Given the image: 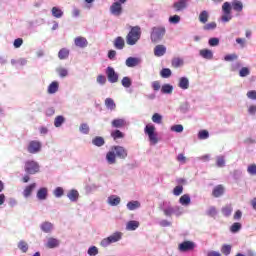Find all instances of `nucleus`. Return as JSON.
I'll return each mask as SVG.
<instances>
[{
	"instance_id": "423d86ee",
	"label": "nucleus",
	"mask_w": 256,
	"mask_h": 256,
	"mask_svg": "<svg viewBox=\"0 0 256 256\" xmlns=\"http://www.w3.org/2000/svg\"><path fill=\"white\" fill-rule=\"evenodd\" d=\"M121 239H123V233L114 232L107 238L102 239L100 245L101 247H109V245H112V243H118V241H121Z\"/></svg>"
},
{
	"instance_id": "393cba45",
	"label": "nucleus",
	"mask_w": 256,
	"mask_h": 256,
	"mask_svg": "<svg viewBox=\"0 0 256 256\" xmlns=\"http://www.w3.org/2000/svg\"><path fill=\"white\" fill-rule=\"evenodd\" d=\"M108 205H111V207H117L119 203H121V197L117 195H111L108 197Z\"/></svg>"
},
{
	"instance_id": "cd10ccee",
	"label": "nucleus",
	"mask_w": 256,
	"mask_h": 256,
	"mask_svg": "<svg viewBox=\"0 0 256 256\" xmlns=\"http://www.w3.org/2000/svg\"><path fill=\"white\" fill-rule=\"evenodd\" d=\"M139 229V221L137 220H130L126 224V231H137Z\"/></svg>"
},
{
	"instance_id": "6ab92c4d",
	"label": "nucleus",
	"mask_w": 256,
	"mask_h": 256,
	"mask_svg": "<svg viewBox=\"0 0 256 256\" xmlns=\"http://www.w3.org/2000/svg\"><path fill=\"white\" fill-rule=\"evenodd\" d=\"M35 187H37V183H32V184L26 186L22 192L23 197H25V199H29V197H31V194L33 193V190L35 189Z\"/></svg>"
},
{
	"instance_id": "2eb2a0df",
	"label": "nucleus",
	"mask_w": 256,
	"mask_h": 256,
	"mask_svg": "<svg viewBox=\"0 0 256 256\" xmlns=\"http://www.w3.org/2000/svg\"><path fill=\"white\" fill-rule=\"evenodd\" d=\"M36 197L38 201H46L47 197H49V190L46 187H41L37 191Z\"/></svg>"
},
{
	"instance_id": "338daca9",
	"label": "nucleus",
	"mask_w": 256,
	"mask_h": 256,
	"mask_svg": "<svg viewBox=\"0 0 256 256\" xmlns=\"http://www.w3.org/2000/svg\"><path fill=\"white\" fill-rule=\"evenodd\" d=\"M247 173H249V175H256V165L255 164L249 165L247 168Z\"/></svg>"
},
{
	"instance_id": "473e14b6",
	"label": "nucleus",
	"mask_w": 256,
	"mask_h": 256,
	"mask_svg": "<svg viewBox=\"0 0 256 256\" xmlns=\"http://www.w3.org/2000/svg\"><path fill=\"white\" fill-rule=\"evenodd\" d=\"M105 107L109 111H115L117 105L115 104V101L112 98H106L105 99Z\"/></svg>"
},
{
	"instance_id": "680f3d73",
	"label": "nucleus",
	"mask_w": 256,
	"mask_h": 256,
	"mask_svg": "<svg viewBox=\"0 0 256 256\" xmlns=\"http://www.w3.org/2000/svg\"><path fill=\"white\" fill-rule=\"evenodd\" d=\"M171 131H174V133H183V125L181 124H176L171 126Z\"/></svg>"
},
{
	"instance_id": "c03bdc74",
	"label": "nucleus",
	"mask_w": 256,
	"mask_h": 256,
	"mask_svg": "<svg viewBox=\"0 0 256 256\" xmlns=\"http://www.w3.org/2000/svg\"><path fill=\"white\" fill-rule=\"evenodd\" d=\"M65 123V117L63 115H59L54 119V127H61Z\"/></svg>"
},
{
	"instance_id": "a878e982",
	"label": "nucleus",
	"mask_w": 256,
	"mask_h": 256,
	"mask_svg": "<svg viewBox=\"0 0 256 256\" xmlns=\"http://www.w3.org/2000/svg\"><path fill=\"white\" fill-rule=\"evenodd\" d=\"M114 47H115V49H118L119 51H121L125 48V40L123 39V37L118 36L114 40Z\"/></svg>"
},
{
	"instance_id": "3c124183",
	"label": "nucleus",
	"mask_w": 256,
	"mask_h": 256,
	"mask_svg": "<svg viewBox=\"0 0 256 256\" xmlns=\"http://www.w3.org/2000/svg\"><path fill=\"white\" fill-rule=\"evenodd\" d=\"M214 29H217V23L210 22L203 26L204 31H214Z\"/></svg>"
},
{
	"instance_id": "7c9ffc66",
	"label": "nucleus",
	"mask_w": 256,
	"mask_h": 256,
	"mask_svg": "<svg viewBox=\"0 0 256 256\" xmlns=\"http://www.w3.org/2000/svg\"><path fill=\"white\" fill-rule=\"evenodd\" d=\"M51 13H52V16L55 17V19H61V17H63L64 15L63 10H61V8L57 6L52 7Z\"/></svg>"
},
{
	"instance_id": "09e8293b",
	"label": "nucleus",
	"mask_w": 256,
	"mask_h": 256,
	"mask_svg": "<svg viewBox=\"0 0 256 256\" xmlns=\"http://www.w3.org/2000/svg\"><path fill=\"white\" fill-rule=\"evenodd\" d=\"M206 215L212 218L217 217V208H215V206L209 207V209L206 211Z\"/></svg>"
},
{
	"instance_id": "bb28decb",
	"label": "nucleus",
	"mask_w": 256,
	"mask_h": 256,
	"mask_svg": "<svg viewBox=\"0 0 256 256\" xmlns=\"http://www.w3.org/2000/svg\"><path fill=\"white\" fill-rule=\"evenodd\" d=\"M173 8L176 12L183 11V9H187V2L185 0H179L173 4Z\"/></svg>"
},
{
	"instance_id": "bf43d9fd",
	"label": "nucleus",
	"mask_w": 256,
	"mask_h": 256,
	"mask_svg": "<svg viewBox=\"0 0 256 256\" xmlns=\"http://www.w3.org/2000/svg\"><path fill=\"white\" fill-rule=\"evenodd\" d=\"M65 193V191L63 190V188L61 187H57L55 188L54 192H53V195L59 199L61 197H63V194Z\"/></svg>"
},
{
	"instance_id": "69168bd1",
	"label": "nucleus",
	"mask_w": 256,
	"mask_h": 256,
	"mask_svg": "<svg viewBox=\"0 0 256 256\" xmlns=\"http://www.w3.org/2000/svg\"><path fill=\"white\" fill-rule=\"evenodd\" d=\"M236 59H239L237 54H228L224 57V61H235Z\"/></svg>"
},
{
	"instance_id": "13d9d810",
	"label": "nucleus",
	"mask_w": 256,
	"mask_h": 256,
	"mask_svg": "<svg viewBox=\"0 0 256 256\" xmlns=\"http://www.w3.org/2000/svg\"><path fill=\"white\" fill-rule=\"evenodd\" d=\"M181 22V16L179 15H173L169 17V23H172V25H177Z\"/></svg>"
},
{
	"instance_id": "6e6d98bb",
	"label": "nucleus",
	"mask_w": 256,
	"mask_h": 256,
	"mask_svg": "<svg viewBox=\"0 0 256 256\" xmlns=\"http://www.w3.org/2000/svg\"><path fill=\"white\" fill-rule=\"evenodd\" d=\"M230 231L231 233H239V231H241V223L235 222L234 224H232V226L230 227Z\"/></svg>"
},
{
	"instance_id": "603ef678",
	"label": "nucleus",
	"mask_w": 256,
	"mask_h": 256,
	"mask_svg": "<svg viewBox=\"0 0 256 256\" xmlns=\"http://www.w3.org/2000/svg\"><path fill=\"white\" fill-rule=\"evenodd\" d=\"M171 69L169 68H163L160 72L161 77H163V79H169V77L171 76Z\"/></svg>"
},
{
	"instance_id": "f257e3e1",
	"label": "nucleus",
	"mask_w": 256,
	"mask_h": 256,
	"mask_svg": "<svg viewBox=\"0 0 256 256\" xmlns=\"http://www.w3.org/2000/svg\"><path fill=\"white\" fill-rule=\"evenodd\" d=\"M129 152L125 147L121 145H114L110 148V150L106 153V163L108 165H116L117 159L125 160L127 159Z\"/></svg>"
},
{
	"instance_id": "e433bc0d",
	"label": "nucleus",
	"mask_w": 256,
	"mask_h": 256,
	"mask_svg": "<svg viewBox=\"0 0 256 256\" xmlns=\"http://www.w3.org/2000/svg\"><path fill=\"white\" fill-rule=\"evenodd\" d=\"M161 93H163L164 95H171V93H173V85L171 84L162 85Z\"/></svg>"
},
{
	"instance_id": "4be33fe9",
	"label": "nucleus",
	"mask_w": 256,
	"mask_h": 256,
	"mask_svg": "<svg viewBox=\"0 0 256 256\" xmlns=\"http://www.w3.org/2000/svg\"><path fill=\"white\" fill-rule=\"evenodd\" d=\"M230 6L231 9H233V11H236L237 13H241V11H243V2H241L240 0H233Z\"/></svg>"
},
{
	"instance_id": "9d476101",
	"label": "nucleus",
	"mask_w": 256,
	"mask_h": 256,
	"mask_svg": "<svg viewBox=\"0 0 256 256\" xmlns=\"http://www.w3.org/2000/svg\"><path fill=\"white\" fill-rule=\"evenodd\" d=\"M106 75L109 83H117V81H119V74H117V72H115V69L111 66L107 67Z\"/></svg>"
},
{
	"instance_id": "9b49d317",
	"label": "nucleus",
	"mask_w": 256,
	"mask_h": 256,
	"mask_svg": "<svg viewBox=\"0 0 256 256\" xmlns=\"http://www.w3.org/2000/svg\"><path fill=\"white\" fill-rule=\"evenodd\" d=\"M110 13L114 17H121L123 15V6L117 2H113L110 6Z\"/></svg>"
},
{
	"instance_id": "79ce46f5",
	"label": "nucleus",
	"mask_w": 256,
	"mask_h": 256,
	"mask_svg": "<svg viewBox=\"0 0 256 256\" xmlns=\"http://www.w3.org/2000/svg\"><path fill=\"white\" fill-rule=\"evenodd\" d=\"M121 84H122V87H124L125 89H129V87L133 85V82L131 81V78L129 76H125L122 78Z\"/></svg>"
},
{
	"instance_id": "864d4df0",
	"label": "nucleus",
	"mask_w": 256,
	"mask_h": 256,
	"mask_svg": "<svg viewBox=\"0 0 256 256\" xmlns=\"http://www.w3.org/2000/svg\"><path fill=\"white\" fill-rule=\"evenodd\" d=\"M87 254L89 256H97V255H99V248H97L96 246H91L88 249Z\"/></svg>"
},
{
	"instance_id": "c756f323",
	"label": "nucleus",
	"mask_w": 256,
	"mask_h": 256,
	"mask_svg": "<svg viewBox=\"0 0 256 256\" xmlns=\"http://www.w3.org/2000/svg\"><path fill=\"white\" fill-rule=\"evenodd\" d=\"M199 54H200V57H203V59H208V60L213 59V51L209 49H202L200 50Z\"/></svg>"
},
{
	"instance_id": "5701e85b",
	"label": "nucleus",
	"mask_w": 256,
	"mask_h": 256,
	"mask_svg": "<svg viewBox=\"0 0 256 256\" xmlns=\"http://www.w3.org/2000/svg\"><path fill=\"white\" fill-rule=\"evenodd\" d=\"M178 87L183 91H187V89H189V78L187 77L179 78Z\"/></svg>"
},
{
	"instance_id": "20e7f679",
	"label": "nucleus",
	"mask_w": 256,
	"mask_h": 256,
	"mask_svg": "<svg viewBox=\"0 0 256 256\" xmlns=\"http://www.w3.org/2000/svg\"><path fill=\"white\" fill-rule=\"evenodd\" d=\"M24 171L26 175H37V173H41V166L35 160H27L24 163Z\"/></svg>"
},
{
	"instance_id": "8fccbe9b",
	"label": "nucleus",
	"mask_w": 256,
	"mask_h": 256,
	"mask_svg": "<svg viewBox=\"0 0 256 256\" xmlns=\"http://www.w3.org/2000/svg\"><path fill=\"white\" fill-rule=\"evenodd\" d=\"M216 166L219 168L225 167V156L216 157Z\"/></svg>"
},
{
	"instance_id": "dca6fc26",
	"label": "nucleus",
	"mask_w": 256,
	"mask_h": 256,
	"mask_svg": "<svg viewBox=\"0 0 256 256\" xmlns=\"http://www.w3.org/2000/svg\"><path fill=\"white\" fill-rule=\"evenodd\" d=\"M125 65L129 68L137 67V65H141V58L128 57L125 61Z\"/></svg>"
},
{
	"instance_id": "6e6552de",
	"label": "nucleus",
	"mask_w": 256,
	"mask_h": 256,
	"mask_svg": "<svg viewBox=\"0 0 256 256\" xmlns=\"http://www.w3.org/2000/svg\"><path fill=\"white\" fill-rule=\"evenodd\" d=\"M197 245L193 241H184L179 244L178 249L181 251V253H187V251H193Z\"/></svg>"
},
{
	"instance_id": "ea45409f",
	"label": "nucleus",
	"mask_w": 256,
	"mask_h": 256,
	"mask_svg": "<svg viewBox=\"0 0 256 256\" xmlns=\"http://www.w3.org/2000/svg\"><path fill=\"white\" fill-rule=\"evenodd\" d=\"M111 137L114 139V141H117V139H123L125 137V134L121 132V130H114L111 132Z\"/></svg>"
},
{
	"instance_id": "f03ea898",
	"label": "nucleus",
	"mask_w": 256,
	"mask_h": 256,
	"mask_svg": "<svg viewBox=\"0 0 256 256\" xmlns=\"http://www.w3.org/2000/svg\"><path fill=\"white\" fill-rule=\"evenodd\" d=\"M141 39V27L133 26L126 36L127 45H137V41Z\"/></svg>"
},
{
	"instance_id": "c9c22d12",
	"label": "nucleus",
	"mask_w": 256,
	"mask_h": 256,
	"mask_svg": "<svg viewBox=\"0 0 256 256\" xmlns=\"http://www.w3.org/2000/svg\"><path fill=\"white\" fill-rule=\"evenodd\" d=\"M92 145H95V147H103V145H105V139L101 136H96L92 140Z\"/></svg>"
},
{
	"instance_id": "c85d7f7f",
	"label": "nucleus",
	"mask_w": 256,
	"mask_h": 256,
	"mask_svg": "<svg viewBox=\"0 0 256 256\" xmlns=\"http://www.w3.org/2000/svg\"><path fill=\"white\" fill-rule=\"evenodd\" d=\"M179 204L183 205V207L191 205V196L189 194L182 195L179 199Z\"/></svg>"
},
{
	"instance_id": "b1692460",
	"label": "nucleus",
	"mask_w": 256,
	"mask_h": 256,
	"mask_svg": "<svg viewBox=\"0 0 256 256\" xmlns=\"http://www.w3.org/2000/svg\"><path fill=\"white\" fill-rule=\"evenodd\" d=\"M57 91H59V82L53 81V82L50 83V85L48 86L47 93H48L49 95H55V93H57Z\"/></svg>"
},
{
	"instance_id": "aec40b11",
	"label": "nucleus",
	"mask_w": 256,
	"mask_h": 256,
	"mask_svg": "<svg viewBox=\"0 0 256 256\" xmlns=\"http://www.w3.org/2000/svg\"><path fill=\"white\" fill-rule=\"evenodd\" d=\"M126 207L128 211H137V209H141V202L137 200H132L126 204Z\"/></svg>"
},
{
	"instance_id": "5fc2aeb1",
	"label": "nucleus",
	"mask_w": 256,
	"mask_h": 256,
	"mask_svg": "<svg viewBox=\"0 0 256 256\" xmlns=\"http://www.w3.org/2000/svg\"><path fill=\"white\" fill-rule=\"evenodd\" d=\"M56 73H58L59 77L64 78L69 75V71L66 68H57Z\"/></svg>"
},
{
	"instance_id": "a18cd8bd",
	"label": "nucleus",
	"mask_w": 256,
	"mask_h": 256,
	"mask_svg": "<svg viewBox=\"0 0 256 256\" xmlns=\"http://www.w3.org/2000/svg\"><path fill=\"white\" fill-rule=\"evenodd\" d=\"M165 217H172L174 215V206H167L162 209Z\"/></svg>"
},
{
	"instance_id": "1a4fd4ad",
	"label": "nucleus",
	"mask_w": 256,
	"mask_h": 256,
	"mask_svg": "<svg viewBox=\"0 0 256 256\" xmlns=\"http://www.w3.org/2000/svg\"><path fill=\"white\" fill-rule=\"evenodd\" d=\"M28 153H31L32 155H35L41 151V142L37 140H32L29 142L27 146Z\"/></svg>"
},
{
	"instance_id": "e2e57ef3",
	"label": "nucleus",
	"mask_w": 256,
	"mask_h": 256,
	"mask_svg": "<svg viewBox=\"0 0 256 256\" xmlns=\"http://www.w3.org/2000/svg\"><path fill=\"white\" fill-rule=\"evenodd\" d=\"M182 193H183L182 185H178L173 189V195H175L176 197H179V195H181Z\"/></svg>"
},
{
	"instance_id": "37998d69",
	"label": "nucleus",
	"mask_w": 256,
	"mask_h": 256,
	"mask_svg": "<svg viewBox=\"0 0 256 256\" xmlns=\"http://www.w3.org/2000/svg\"><path fill=\"white\" fill-rule=\"evenodd\" d=\"M199 21L203 24L207 23V21H209V12L203 10L199 15Z\"/></svg>"
},
{
	"instance_id": "774afa93",
	"label": "nucleus",
	"mask_w": 256,
	"mask_h": 256,
	"mask_svg": "<svg viewBox=\"0 0 256 256\" xmlns=\"http://www.w3.org/2000/svg\"><path fill=\"white\" fill-rule=\"evenodd\" d=\"M246 96L248 97V99H252V101H256V90L248 91Z\"/></svg>"
},
{
	"instance_id": "72a5a7b5",
	"label": "nucleus",
	"mask_w": 256,
	"mask_h": 256,
	"mask_svg": "<svg viewBox=\"0 0 256 256\" xmlns=\"http://www.w3.org/2000/svg\"><path fill=\"white\" fill-rule=\"evenodd\" d=\"M223 193H225V188H223L222 185H218L216 187H214L212 194L213 197H221V195H223Z\"/></svg>"
},
{
	"instance_id": "4c0bfd02",
	"label": "nucleus",
	"mask_w": 256,
	"mask_h": 256,
	"mask_svg": "<svg viewBox=\"0 0 256 256\" xmlns=\"http://www.w3.org/2000/svg\"><path fill=\"white\" fill-rule=\"evenodd\" d=\"M171 63L172 67H174L175 69H179V67H183L185 62L183 61V58L176 57L172 59Z\"/></svg>"
},
{
	"instance_id": "4d7b16f0",
	"label": "nucleus",
	"mask_w": 256,
	"mask_h": 256,
	"mask_svg": "<svg viewBox=\"0 0 256 256\" xmlns=\"http://www.w3.org/2000/svg\"><path fill=\"white\" fill-rule=\"evenodd\" d=\"M248 75H251V70L248 67H242L239 71V76L248 77Z\"/></svg>"
},
{
	"instance_id": "0eeeda50",
	"label": "nucleus",
	"mask_w": 256,
	"mask_h": 256,
	"mask_svg": "<svg viewBox=\"0 0 256 256\" xmlns=\"http://www.w3.org/2000/svg\"><path fill=\"white\" fill-rule=\"evenodd\" d=\"M222 11L224 13V15L221 17L222 23H229V21L233 19V16L231 15V3L225 2L222 5Z\"/></svg>"
},
{
	"instance_id": "2f4dec72",
	"label": "nucleus",
	"mask_w": 256,
	"mask_h": 256,
	"mask_svg": "<svg viewBox=\"0 0 256 256\" xmlns=\"http://www.w3.org/2000/svg\"><path fill=\"white\" fill-rule=\"evenodd\" d=\"M221 211L224 217H231V213H233V206L231 204H227L222 207Z\"/></svg>"
},
{
	"instance_id": "f8f14e48",
	"label": "nucleus",
	"mask_w": 256,
	"mask_h": 256,
	"mask_svg": "<svg viewBox=\"0 0 256 256\" xmlns=\"http://www.w3.org/2000/svg\"><path fill=\"white\" fill-rule=\"evenodd\" d=\"M40 230L42 233H53L55 230V225L49 221H45L40 224Z\"/></svg>"
},
{
	"instance_id": "a211bd4d",
	"label": "nucleus",
	"mask_w": 256,
	"mask_h": 256,
	"mask_svg": "<svg viewBox=\"0 0 256 256\" xmlns=\"http://www.w3.org/2000/svg\"><path fill=\"white\" fill-rule=\"evenodd\" d=\"M167 53V47L165 45H156L154 47V55L155 57H163Z\"/></svg>"
},
{
	"instance_id": "a19ab883",
	"label": "nucleus",
	"mask_w": 256,
	"mask_h": 256,
	"mask_svg": "<svg viewBox=\"0 0 256 256\" xmlns=\"http://www.w3.org/2000/svg\"><path fill=\"white\" fill-rule=\"evenodd\" d=\"M79 131L82 133V135H89V131H91V128H89L88 123H82L79 126Z\"/></svg>"
},
{
	"instance_id": "412c9836",
	"label": "nucleus",
	"mask_w": 256,
	"mask_h": 256,
	"mask_svg": "<svg viewBox=\"0 0 256 256\" xmlns=\"http://www.w3.org/2000/svg\"><path fill=\"white\" fill-rule=\"evenodd\" d=\"M67 197L72 203H77L79 201V191L72 189L67 193Z\"/></svg>"
},
{
	"instance_id": "49530a36",
	"label": "nucleus",
	"mask_w": 256,
	"mask_h": 256,
	"mask_svg": "<svg viewBox=\"0 0 256 256\" xmlns=\"http://www.w3.org/2000/svg\"><path fill=\"white\" fill-rule=\"evenodd\" d=\"M152 121H153V123H156L157 125H161V123H163V116H161V114H159V113H155L152 116Z\"/></svg>"
},
{
	"instance_id": "58836bf2",
	"label": "nucleus",
	"mask_w": 256,
	"mask_h": 256,
	"mask_svg": "<svg viewBox=\"0 0 256 256\" xmlns=\"http://www.w3.org/2000/svg\"><path fill=\"white\" fill-rule=\"evenodd\" d=\"M18 249L21 250L22 253H27L29 251V244H27L25 240H20L18 242Z\"/></svg>"
},
{
	"instance_id": "052dcab7",
	"label": "nucleus",
	"mask_w": 256,
	"mask_h": 256,
	"mask_svg": "<svg viewBox=\"0 0 256 256\" xmlns=\"http://www.w3.org/2000/svg\"><path fill=\"white\" fill-rule=\"evenodd\" d=\"M198 139H201V140L209 139V131H207V130L199 131Z\"/></svg>"
},
{
	"instance_id": "f704fd0d",
	"label": "nucleus",
	"mask_w": 256,
	"mask_h": 256,
	"mask_svg": "<svg viewBox=\"0 0 256 256\" xmlns=\"http://www.w3.org/2000/svg\"><path fill=\"white\" fill-rule=\"evenodd\" d=\"M68 58H69V49H67V48L60 49V51L58 52V59L63 61Z\"/></svg>"
},
{
	"instance_id": "7ed1b4c3",
	"label": "nucleus",
	"mask_w": 256,
	"mask_h": 256,
	"mask_svg": "<svg viewBox=\"0 0 256 256\" xmlns=\"http://www.w3.org/2000/svg\"><path fill=\"white\" fill-rule=\"evenodd\" d=\"M165 33H167V30L164 26H155L152 28L150 33V39L152 43H160V41H163V37H165Z\"/></svg>"
},
{
	"instance_id": "de8ad7c7",
	"label": "nucleus",
	"mask_w": 256,
	"mask_h": 256,
	"mask_svg": "<svg viewBox=\"0 0 256 256\" xmlns=\"http://www.w3.org/2000/svg\"><path fill=\"white\" fill-rule=\"evenodd\" d=\"M221 253H223V255H225V256L231 255V245H229V244L222 245Z\"/></svg>"
},
{
	"instance_id": "f3484780",
	"label": "nucleus",
	"mask_w": 256,
	"mask_h": 256,
	"mask_svg": "<svg viewBox=\"0 0 256 256\" xmlns=\"http://www.w3.org/2000/svg\"><path fill=\"white\" fill-rule=\"evenodd\" d=\"M111 125L114 129H123L127 125V121L123 118H117L112 120Z\"/></svg>"
},
{
	"instance_id": "4468645a",
	"label": "nucleus",
	"mask_w": 256,
	"mask_h": 256,
	"mask_svg": "<svg viewBox=\"0 0 256 256\" xmlns=\"http://www.w3.org/2000/svg\"><path fill=\"white\" fill-rule=\"evenodd\" d=\"M74 45L80 49H85V47L89 45V41H87V38L83 36H78L74 39Z\"/></svg>"
},
{
	"instance_id": "0e129e2a",
	"label": "nucleus",
	"mask_w": 256,
	"mask_h": 256,
	"mask_svg": "<svg viewBox=\"0 0 256 256\" xmlns=\"http://www.w3.org/2000/svg\"><path fill=\"white\" fill-rule=\"evenodd\" d=\"M208 45H210V47H217L219 45V38H210L208 41Z\"/></svg>"
},
{
	"instance_id": "ddd939ff",
	"label": "nucleus",
	"mask_w": 256,
	"mask_h": 256,
	"mask_svg": "<svg viewBox=\"0 0 256 256\" xmlns=\"http://www.w3.org/2000/svg\"><path fill=\"white\" fill-rule=\"evenodd\" d=\"M60 245L61 241L59 239L50 237L48 238L45 247H47V249H57V247H59Z\"/></svg>"
},
{
	"instance_id": "39448f33",
	"label": "nucleus",
	"mask_w": 256,
	"mask_h": 256,
	"mask_svg": "<svg viewBox=\"0 0 256 256\" xmlns=\"http://www.w3.org/2000/svg\"><path fill=\"white\" fill-rule=\"evenodd\" d=\"M156 128L153 124H147L144 128L145 135H148V141L150 145H157L159 143V138L157 137Z\"/></svg>"
}]
</instances>
